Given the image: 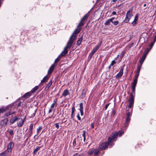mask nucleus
<instances>
[{
	"mask_svg": "<svg viewBox=\"0 0 156 156\" xmlns=\"http://www.w3.org/2000/svg\"><path fill=\"white\" fill-rule=\"evenodd\" d=\"M116 133L118 136L121 137L124 133V132L122 130H119L118 132H115Z\"/></svg>",
	"mask_w": 156,
	"mask_h": 156,
	"instance_id": "nucleus-22",
	"label": "nucleus"
},
{
	"mask_svg": "<svg viewBox=\"0 0 156 156\" xmlns=\"http://www.w3.org/2000/svg\"><path fill=\"white\" fill-rule=\"evenodd\" d=\"M81 29V28L80 27L76 29L70 37L68 41L73 44V41L76 40L77 34L80 31Z\"/></svg>",
	"mask_w": 156,
	"mask_h": 156,
	"instance_id": "nucleus-1",
	"label": "nucleus"
},
{
	"mask_svg": "<svg viewBox=\"0 0 156 156\" xmlns=\"http://www.w3.org/2000/svg\"><path fill=\"white\" fill-rule=\"evenodd\" d=\"M84 23H85L84 22L80 20V21L77 27H80L83 26Z\"/></svg>",
	"mask_w": 156,
	"mask_h": 156,
	"instance_id": "nucleus-33",
	"label": "nucleus"
},
{
	"mask_svg": "<svg viewBox=\"0 0 156 156\" xmlns=\"http://www.w3.org/2000/svg\"><path fill=\"white\" fill-rule=\"evenodd\" d=\"M52 81L51 80L49 81L48 83V84H47L46 86L49 88L50 87V86H51V85H52Z\"/></svg>",
	"mask_w": 156,
	"mask_h": 156,
	"instance_id": "nucleus-37",
	"label": "nucleus"
},
{
	"mask_svg": "<svg viewBox=\"0 0 156 156\" xmlns=\"http://www.w3.org/2000/svg\"><path fill=\"white\" fill-rule=\"evenodd\" d=\"M97 50L98 49H97L96 48H94L93 49L90 53L94 55Z\"/></svg>",
	"mask_w": 156,
	"mask_h": 156,
	"instance_id": "nucleus-41",
	"label": "nucleus"
},
{
	"mask_svg": "<svg viewBox=\"0 0 156 156\" xmlns=\"http://www.w3.org/2000/svg\"><path fill=\"white\" fill-rule=\"evenodd\" d=\"M147 54V53L144 54L139 60V61L140 62V65H142V63L146 58Z\"/></svg>",
	"mask_w": 156,
	"mask_h": 156,
	"instance_id": "nucleus-11",
	"label": "nucleus"
},
{
	"mask_svg": "<svg viewBox=\"0 0 156 156\" xmlns=\"http://www.w3.org/2000/svg\"><path fill=\"white\" fill-rule=\"evenodd\" d=\"M80 108L79 109L80 111L83 110V103L81 102L80 104Z\"/></svg>",
	"mask_w": 156,
	"mask_h": 156,
	"instance_id": "nucleus-39",
	"label": "nucleus"
},
{
	"mask_svg": "<svg viewBox=\"0 0 156 156\" xmlns=\"http://www.w3.org/2000/svg\"><path fill=\"white\" fill-rule=\"evenodd\" d=\"M137 80L134 79L133 80V83L132 86L136 87V84L137 83Z\"/></svg>",
	"mask_w": 156,
	"mask_h": 156,
	"instance_id": "nucleus-31",
	"label": "nucleus"
},
{
	"mask_svg": "<svg viewBox=\"0 0 156 156\" xmlns=\"http://www.w3.org/2000/svg\"><path fill=\"white\" fill-rule=\"evenodd\" d=\"M131 116V113L130 112H128L126 113V117H127L130 118V117Z\"/></svg>",
	"mask_w": 156,
	"mask_h": 156,
	"instance_id": "nucleus-47",
	"label": "nucleus"
},
{
	"mask_svg": "<svg viewBox=\"0 0 156 156\" xmlns=\"http://www.w3.org/2000/svg\"><path fill=\"white\" fill-rule=\"evenodd\" d=\"M33 126L34 125L33 124H31L29 126V130L31 131H32L33 130Z\"/></svg>",
	"mask_w": 156,
	"mask_h": 156,
	"instance_id": "nucleus-43",
	"label": "nucleus"
},
{
	"mask_svg": "<svg viewBox=\"0 0 156 156\" xmlns=\"http://www.w3.org/2000/svg\"><path fill=\"white\" fill-rule=\"evenodd\" d=\"M37 135L38 134H37L34 136V140H37L38 139L39 136H37Z\"/></svg>",
	"mask_w": 156,
	"mask_h": 156,
	"instance_id": "nucleus-54",
	"label": "nucleus"
},
{
	"mask_svg": "<svg viewBox=\"0 0 156 156\" xmlns=\"http://www.w3.org/2000/svg\"><path fill=\"white\" fill-rule=\"evenodd\" d=\"M14 144L12 142H10L7 146V150L8 152H11L12 151V149L14 147Z\"/></svg>",
	"mask_w": 156,
	"mask_h": 156,
	"instance_id": "nucleus-6",
	"label": "nucleus"
},
{
	"mask_svg": "<svg viewBox=\"0 0 156 156\" xmlns=\"http://www.w3.org/2000/svg\"><path fill=\"white\" fill-rule=\"evenodd\" d=\"M69 94L70 93L69 90L67 89H65L63 91L62 94V96L61 97V98H62V97H66L67 95H69Z\"/></svg>",
	"mask_w": 156,
	"mask_h": 156,
	"instance_id": "nucleus-10",
	"label": "nucleus"
},
{
	"mask_svg": "<svg viewBox=\"0 0 156 156\" xmlns=\"http://www.w3.org/2000/svg\"><path fill=\"white\" fill-rule=\"evenodd\" d=\"M94 151V148H92L88 150V153L90 155L92 154Z\"/></svg>",
	"mask_w": 156,
	"mask_h": 156,
	"instance_id": "nucleus-29",
	"label": "nucleus"
},
{
	"mask_svg": "<svg viewBox=\"0 0 156 156\" xmlns=\"http://www.w3.org/2000/svg\"><path fill=\"white\" fill-rule=\"evenodd\" d=\"M55 67V65L53 64L50 68L48 71V73L49 74H51L54 70Z\"/></svg>",
	"mask_w": 156,
	"mask_h": 156,
	"instance_id": "nucleus-15",
	"label": "nucleus"
},
{
	"mask_svg": "<svg viewBox=\"0 0 156 156\" xmlns=\"http://www.w3.org/2000/svg\"><path fill=\"white\" fill-rule=\"evenodd\" d=\"M39 87L38 86H36L33 88L31 90V93H34L38 89Z\"/></svg>",
	"mask_w": 156,
	"mask_h": 156,
	"instance_id": "nucleus-27",
	"label": "nucleus"
},
{
	"mask_svg": "<svg viewBox=\"0 0 156 156\" xmlns=\"http://www.w3.org/2000/svg\"><path fill=\"white\" fill-rule=\"evenodd\" d=\"M60 59H59V56H58L55 59L53 64H55L56 63H57L58 61H60Z\"/></svg>",
	"mask_w": 156,
	"mask_h": 156,
	"instance_id": "nucleus-46",
	"label": "nucleus"
},
{
	"mask_svg": "<svg viewBox=\"0 0 156 156\" xmlns=\"http://www.w3.org/2000/svg\"><path fill=\"white\" fill-rule=\"evenodd\" d=\"M132 16V9H130L128 10L126 14V16L131 18Z\"/></svg>",
	"mask_w": 156,
	"mask_h": 156,
	"instance_id": "nucleus-18",
	"label": "nucleus"
},
{
	"mask_svg": "<svg viewBox=\"0 0 156 156\" xmlns=\"http://www.w3.org/2000/svg\"><path fill=\"white\" fill-rule=\"evenodd\" d=\"M80 114L81 116H83V110L80 111Z\"/></svg>",
	"mask_w": 156,
	"mask_h": 156,
	"instance_id": "nucleus-62",
	"label": "nucleus"
},
{
	"mask_svg": "<svg viewBox=\"0 0 156 156\" xmlns=\"http://www.w3.org/2000/svg\"><path fill=\"white\" fill-rule=\"evenodd\" d=\"M9 133L11 135H13V131L12 129H10L9 131Z\"/></svg>",
	"mask_w": 156,
	"mask_h": 156,
	"instance_id": "nucleus-52",
	"label": "nucleus"
},
{
	"mask_svg": "<svg viewBox=\"0 0 156 156\" xmlns=\"http://www.w3.org/2000/svg\"><path fill=\"white\" fill-rule=\"evenodd\" d=\"M8 122V120L7 119L5 118L3 120L0 121V125L3 126H5Z\"/></svg>",
	"mask_w": 156,
	"mask_h": 156,
	"instance_id": "nucleus-8",
	"label": "nucleus"
},
{
	"mask_svg": "<svg viewBox=\"0 0 156 156\" xmlns=\"http://www.w3.org/2000/svg\"><path fill=\"white\" fill-rule=\"evenodd\" d=\"M113 140L112 139L111 137H109L108 138V146L109 145H110V148H111L112 147V146L114 145V143L113 142Z\"/></svg>",
	"mask_w": 156,
	"mask_h": 156,
	"instance_id": "nucleus-7",
	"label": "nucleus"
},
{
	"mask_svg": "<svg viewBox=\"0 0 156 156\" xmlns=\"http://www.w3.org/2000/svg\"><path fill=\"white\" fill-rule=\"evenodd\" d=\"M154 43L153 42H152L151 43L150 45V46H151V48L150 49V50L151 48L152 47H153V46L154 44Z\"/></svg>",
	"mask_w": 156,
	"mask_h": 156,
	"instance_id": "nucleus-59",
	"label": "nucleus"
},
{
	"mask_svg": "<svg viewBox=\"0 0 156 156\" xmlns=\"http://www.w3.org/2000/svg\"><path fill=\"white\" fill-rule=\"evenodd\" d=\"M141 65H138L136 73H139L141 67Z\"/></svg>",
	"mask_w": 156,
	"mask_h": 156,
	"instance_id": "nucleus-32",
	"label": "nucleus"
},
{
	"mask_svg": "<svg viewBox=\"0 0 156 156\" xmlns=\"http://www.w3.org/2000/svg\"><path fill=\"white\" fill-rule=\"evenodd\" d=\"M138 19V15L137 14L135 15L134 20L132 22V24L133 26L135 25L137 23V22Z\"/></svg>",
	"mask_w": 156,
	"mask_h": 156,
	"instance_id": "nucleus-17",
	"label": "nucleus"
},
{
	"mask_svg": "<svg viewBox=\"0 0 156 156\" xmlns=\"http://www.w3.org/2000/svg\"><path fill=\"white\" fill-rule=\"evenodd\" d=\"M86 95V92L84 90H83L82 91V93L81 94V97L83 98Z\"/></svg>",
	"mask_w": 156,
	"mask_h": 156,
	"instance_id": "nucleus-35",
	"label": "nucleus"
},
{
	"mask_svg": "<svg viewBox=\"0 0 156 156\" xmlns=\"http://www.w3.org/2000/svg\"><path fill=\"white\" fill-rule=\"evenodd\" d=\"M49 78L48 77L47 75L45 76L43 79L41 80V83H44L47 81L48 80Z\"/></svg>",
	"mask_w": 156,
	"mask_h": 156,
	"instance_id": "nucleus-24",
	"label": "nucleus"
},
{
	"mask_svg": "<svg viewBox=\"0 0 156 156\" xmlns=\"http://www.w3.org/2000/svg\"><path fill=\"white\" fill-rule=\"evenodd\" d=\"M92 129H93L94 128V123H92L90 125Z\"/></svg>",
	"mask_w": 156,
	"mask_h": 156,
	"instance_id": "nucleus-60",
	"label": "nucleus"
},
{
	"mask_svg": "<svg viewBox=\"0 0 156 156\" xmlns=\"http://www.w3.org/2000/svg\"><path fill=\"white\" fill-rule=\"evenodd\" d=\"M100 151L99 149H94V154L95 155H97Z\"/></svg>",
	"mask_w": 156,
	"mask_h": 156,
	"instance_id": "nucleus-30",
	"label": "nucleus"
},
{
	"mask_svg": "<svg viewBox=\"0 0 156 156\" xmlns=\"http://www.w3.org/2000/svg\"><path fill=\"white\" fill-rule=\"evenodd\" d=\"M130 120V117H127L126 119V123L125 124V126L127 127L128 126V123L129 122Z\"/></svg>",
	"mask_w": 156,
	"mask_h": 156,
	"instance_id": "nucleus-26",
	"label": "nucleus"
},
{
	"mask_svg": "<svg viewBox=\"0 0 156 156\" xmlns=\"http://www.w3.org/2000/svg\"><path fill=\"white\" fill-rule=\"evenodd\" d=\"M101 43H102V41H101L98 44H97V45L96 46H95V48H96V49L98 50V49L101 46Z\"/></svg>",
	"mask_w": 156,
	"mask_h": 156,
	"instance_id": "nucleus-38",
	"label": "nucleus"
},
{
	"mask_svg": "<svg viewBox=\"0 0 156 156\" xmlns=\"http://www.w3.org/2000/svg\"><path fill=\"white\" fill-rule=\"evenodd\" d=\"M83 40V37H81L79 38L77 41V44L78 46L80 45L81 44V42Z\"/></svg>",
	"mask_w": 156,
	"mask_h": 156,
	"instance_id": "nucleus-28",
	"label": "nucleus"
},
{
	"mask_svg": "<svg viewBox=\"0 0 156 156\" xmlns=\"http://www.w3.org/2000/svg\"><path fill=\"white\" fill-rule=\"evenodd\" d=\"M72 45V44L68 41L66 47L64 48V50L62 52L59 56H64L68 53V49L70 48Z\"/></svg>",
	"mask_w": 156,
	"mask_h": 156,
	"instance_id": "nucleus-2",
	"label": "nucleus"
},
{
	"mask_svg": "<svg viewBox=\"0 0 156 156\" xmlns=\"http://www.w3.org/2000/svg\"><path fill=\"white\" fill-rule=\"evenodd\" d=\"M55 127L58 129L59 128V126L58 125V123H56L55 124Z\"/></svg>",
	"mask_w": 156,
	"mask_h": 156,
	"instance_id": "nucleus-58",
	"label": "nucleus"
},
{
	"mask_svg": "<svg viewBox=\"0 0 156 156\" xmlns=\"http://www.w3.org/2000/svg\"><path fill=\"white\" fill-rule=\"evenodd\" d=\"M114 19H115V17H112L110 19V20H111L112 23L113 22V20H114Z\"/></svg>",
	"mask_w": 156,
	"mask_h": 156,
	"instance_id": "nucleus-64",
	"label": "nucleus"
},
{
	"mask_svg": "<svg viewBox=\"0 0 156 156\" xmlns=\"http://www.w3.org/2000/svg\"><path fill=\"white\" fill-rule=\"evenodd\" d=\"M112 23L114 25H117L118 24L119 22L118 21H113Z\"/></svg>",
	"mask_w": 156,
	"mask_h": 156,
	"instance_id": "nucleus-48",
	"label": "nucleus"
},
{
	"mask_svg": "<svg viewBox=\"0 0 156 156\" xmlns=\"http://www.w3.org/2000/svg\"><path fill=\"white\" fill-rule=\"evenodd\" d=\"M40 148L41 147H36L34 151V153L35 154L40 149Z\"/></svg>",
	"mask_w": 156,
	"mask_h": 156,
	"instance_id": "nucleus-40",
	"label": "nucleus"
},
{
	"mask_svg": "<svg viewBox=\"0 0 156 156\" xmlns=\"http://www.w3.org/2000/svg\"><path fill=\"white\" fill-rule=\"evenodd\" d=\"M49 88L48 87H47L46 86V87L45 88V90L46 91H47V90H48Z\"/></svg>",
	"mask_w": 156,
	"mask_h": 156,
	"instance_id": "nucleus-63",
	"label": "nucleus"
},
{
	"mask_svg": "<svg viewBox=\"0 0 156 156\" xmlns=\"http://www.w3.org/2000/svg\"><path fill=\"white\" fill-rule=\"evenodd\" d=\"M19 118L20 119H19V120H20V121L18 122L17 125L18 126L21 127L23 125L24 121L22 118Z\"/></svg>",
	"mask_w": 156,
	"mask_h": 156,
	"instance_id": "nucleus-20",
	"label": "nucleus"
},
{
	"mask_svg": "<svg viewBox=\"0 0 156 156\" xmlns=\"http://www.w3.org/2000/svg\"><path fill=\"white\" fill-rule=\"evenodd\" d=\"M19 118L17 117L16 116L13 117L10 120L9 122L13 124L16 121L19 120Z\"/></svg>",
	"mask_w": 156,
	"mask_h": 156,
	"instance_id": "nucleus-13",
	"label": "nucleus"
},
{
	"mask_svg": "<svg viewBox=\"0 0 156 156\" xmlns=\"http://www.w3.org/2000/svg\"><path fill=\"white\" fill-rule=\"evenodd\" d=\"M108 146L107 142L102 143L99 146V149L101 150H105L108 148Z\"/></svg>",
	"mask_w": 156,
	"mask_h": 156,
	"instance_id": "nucleus-5",
	"label": "nucleus"
},
{
	"mask_svg": "<svg viewBox=\"0 0 156 156\" xmlns=\"http://www.w3.org/2000/svg\"><path fill=\"white\" fill-rule=\"evenodd\" d=\"M27 133L29 134L28 137H29L32 135L33 133V132L32 131H30V130H29V131H28Z\"/></svg>",
	"mask_w": 156,
	"mask_h": 156,
	"instance_id": "nucleus-45",
	"label": "nucleus"
},
{
	"mask_svg": "<svg viewBox=\"0 0 156 156\" xmlns=\"http://www.w3.org/2000/svg\"><path fill=\"white\" fill-rule=\"evenodd\" d=\"M8 151L5 150L0 154V156H6L8 154Z\"/></svg>",
	"mask_w": 156,
	"mask_h": 156,
	"instance_id": "nucleus-25",
	"label": "nucleus"
},
{
	"mask_svg": "<svg viewBox=\"0 0 156 156\" xmlns=\"http://www.w3.org/2000/svg\"><path fill=\"white\" fill-rule=\"evenodd\" d=\"M109 104H110V103H108V104H107L105 106V110H106L107 109V108L108 107L109 105Z\"/></svg>",
	"mask_w": 156,
	"mask_h": 156,
	"instance_id": "nucleus-61",
	"label": "nucleus"
},
{
	"mask_svg": "<svg viewBox=\"0 0 156 156\" xmlns=\"http://www.w3.org/2000/svg\"><path fill=\"white\" fill-rule=\"evenodd\" d=\"M123 68H122L119 73L116 75V79L119 78L122 76L123 74Z\"/></svg>",
	"mask_w": 156,
	"mask_h": 156,
	"instance_id": "nucleus-12",
	"label": "nucleus"
},
{
	"mask_svg": "<svg viewBox=\"0 0 156 156\" xmlns=\"http://www.w3.org/2000/svg\"><path fill=\"white\" fill-rule=\"evenodd\" d=\"M88 135V134L87 133L86 131L85 130H83V133L82 134V136L83 137V141L84 142H85L86 140V136Z\"/></svg>",
	"mask_w": 156,
	"mask_h": 156,
	"instance_id": "nucleus-23",
	"label": "nucleus"
},
{
	"mask_svg": "<svg viewBox=\"0 0 156 156\" xmlns=\"http://www.w3.org/2000/svg\"><path fill=\"white\" fill-rule=\"evenodd\" d=\"M116 134L117 133L115 132L114 133H112V134L111 137L113 140V141H115L117 139L118 136Z\"/></svg>",
	"mask_w": 156,
	"mask_h": 156,
	"instance_id": "nucleus-14",
	"label": "nucleus"
},
{
	"mask_svg": "<svg viewBox=\"0 0 156 156\" xmlns=\"http://www.w3.org/2000/svg\"><path fill=\"white\" fill-rule=\"evenodd\" d=\"M81 137H80L79 136H78L77 138H75L73 140V146H79L81 144Z\"/></svg>",
	"mask_w": 156,
	"mask_h": 156,
	"instance_id": "nucleus-4",
	"label": "nucleus"
},
{
	"mask_svg": "<svg viewBox=\"0 0 156 156\" xmlns=\"http://www.w3.org/2000/svg\"><path fill=\"white\" fill-rule=\"evenodd\" d=\"M116 63V62L114 60H113L110 64L111 66H113L114 64Z\"/></svg>",
	"mask_w": 156,
	"mask_h": 156,
	"instance_id": "nucleus-53",
	"label": "nucleus"
},
{
	"mask_svg": "<svg viewBox=\"0 0 156 156\" xmlns=\"http://www.w3.org/2000/svg\"><path fill=\"white\" fill-rule=\"evenodd\" d=\"M8 110H9V108L8 106H6V107H2L1 108H0V114L3 113L4 112L7 111ZM10 110L11 109H9Z\"/></svg>",
	"mask_w": 156,
	"mask_h": 156,
	"instance_id": "nucleus-9",
	"label": "nucleus"
},
{
	"mask_svg": "<svg viewBox=\"0 0 156 156\" xmlns=\"http://www.w3.org/2000/svg\"><path fill=\"white\" fill-rule=\"evenodd\" d=\"M130 97L129 99V103L128 104V107L130 108L133 105L134 102V97L133 95V93H130Z\"/></svg>",
	"mask_w": 156,
	"mask_h": 156,
	"instance_id": "nucleus-3",
	"label": "nucleus"
},
{
	"mask_svg": "<svg viewBox=\"0 0 156 156\" xmlns=\"http://www.w3.org/2000/svg\"><path fill=\"white\" fill-rule=\"evenodd\" d=\"M130 18H131L126 16L124 21H125L126 23H128L129 21Z\"/></svg>",
	"mask_w": 156,
	"mask_h": 156,
	"instance_id": "nucleus-36",
	"label": "nucleus"
},
{
	"mask_svg": "<svg viewBox=\"0 0 156 156\" xmlns=\"http://www.w3.org/2000/svg\"><path fill=\"white\" fill-rule=\"evenodd\" d=\"M139 73H136L135 76V77L134 78V79H136L137 80L138 77L139 76Z\"/></svg>",
	"mask_w": 156,
	"mask_h": 156,
	"instance_id": "nucleus-51",
	"label": "nucleus"
},
{
	"mask_svg": "<svg viewBox=\"0 0 156 156\" xmlns=\"http://www.w3.org/2000/svg\"><path fill=\"white\" fill-rule=\"evenodd\" d=\"M75 109L74 106L72 108V113L71 115V118L73 119L75 116Z\"/></svg>",
	"mask_w": 156,
	"mask_h": 156,
	"instance_id": "nucleus-21",
	"label": "nucleus"
},
{
	"mask_svg": "<svg viewBox=\"0 0 156 156\" xmlns=\"http://www.w3.org/2000/svg\"><path fill=\"white\" fill-rule=\"evenodd\" d=\"M42 129V127L41 126H39L38 128L37 129V134H38L39 132L41 131Z\"/></svg>",
	"mask_w": 156,
	"mask_h": 156,
	"instance_id": "nucleus-42",
	"label": "nucleus"
},
{
	"mask_svg": "<svg viewBox=\"0 0 156 156\" xmlns=\"http://www.w3.org/2000/svg\"><path fill=\"white\" fill-rule=\"evenodd\" d=\"M89 16V15L88 13L86 14L81 19V20L85 23V21L87 20Z\"/></svg>",
	"mask_w": 156,
	"mask_h": 156,
	"instance_id": "nucleus-19",
	"label": "nucleus"
},
{
	"mask_svg": "<svg viewBox=\"0 0 156 156\" xmlns=\"http://www.w3.org/2000/svg\"><path fill=\"white\" fill-rule=\"evenodd\" d=\"M37 109H36L34 110V112L31 115V117H34L35 115V114L36 113Z\"/></svg>",
	"mask_w": 156,
	"mask_h": 156,
	"instance_id": "nucleus-49",
	"label": "nucleus"
},
{
	"mask_svg": "<svg viewBox=\"0 0 156 156\" xmlns=\"http://www.w3.org/2000/svg\"><path fill=\"white\" fill-rule=\"evenodd\" d=\"M56 101H54L53 103L52 104V105H51V108H53L55 107V104H56Z\"/></svg>",
	"mask_w": 156,
	"mask_h": 156,
	"instance_id": "nucleus-44",
	"label": "nucleus"
},
{
	"mask_svg": "<svg viewBox=\"0 0 156 156\" xmlns=\"http://www.w3.org/2000/svg\"><path fill=\"white\" fill-rule=\"evenodd\" d=\"M31 95V92H28L25 93L22 97L25 99H27L29 98Z\"/></svg>",
	"mask_w": 156,
	"mask_h": 156,
	"instance_id": "nucleus-16",
	"label": "nucleus"
},
{
	"mask_svg": "<svg viewBox=\"0 0 156 156\" xmlns=\"http://www.w3.org/2000/svg\"><path fill=\"white\" fill-rule=\"evenodd\" d=\"M136 87L132 86V90L133 93H134Z\"/></svg>",
	"mask_w": 156,
	"mask_h": 156,
	"instance_id": "nucleus-56",
	"label": "nucleus"
},
{
	"mask_svg": "<svg viewBox=\"0 0 156 156\" xmlns=\"http://www.w3.org/2000/svg\"><path fill=\"white\" fill-rule=\"evenodd\" d=\"M23 105V102L22 101H20V102L18 104V105L17 106V107H18L19 106H20L21 105Z\"/></svg>",
	"mask_w": 156,
	"mask_h": 156,
	"instance_id": "nucleus-55",
	"label": "nucleus"
},
{
	"mask_svg": "<svg viewBox=\"0 0 156 156\" xmlns=\"http://www.w3.org/2000/svg\"><path fill=\"white\" fill-rule=\"evenodd\" d=\"M11 115V112L9 111V112L6 113L5 114V116L6 117H8L9 116Z\"/></svg>",
	"mask_w": 156,
	"mask_h": 156,
	"instance_id": "nucleus-50",
	"label": "nucleus"
},
{
	"mask_svg": "<svg viewBox=\"0 0 156 156\" xmlns=\"http://www.w3.org/2000/svg\"><path fill=\"white\" fill-rule=\"evenodd\" d=\"M77 117L79 120H81V118L80 116V115L79 113L77 115Z\"/></svg>",
	"mask_w": 156,
	"mask_h": 156,
	"instance_id": "nucleus-57",
	"label": "nucleus"
},
{
	"mask_svg": "<svg viewBox=\"0 0 156 156\" xmlns=\"http://www.w3.org/2000/svg\"><path fill=\"white\" fill-rule=\"evenodd\" d=\"M110 22H111V20L109 19L105 22L104 24L105 25H110Z\"/></svg>",
	"mask_w": 156,
	"mask_h": 156,
	"instance_id": "nucleus-34",
	"label": "nucleus"
}]
</instances>
